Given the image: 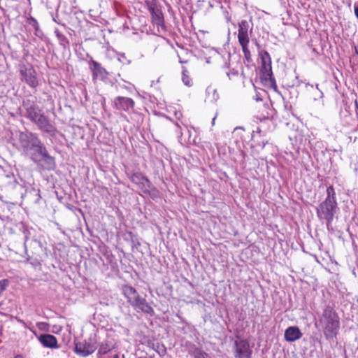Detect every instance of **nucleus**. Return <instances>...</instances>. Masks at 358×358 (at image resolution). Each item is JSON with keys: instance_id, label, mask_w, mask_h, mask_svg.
<instances>
[{"instance_id": "1", "label": "nucleus", "mask_w": 358, "mask_h": 358, "mask_svg": "<svg viewBox=\"0 0 358 358\" xmlns=\"http://www.w3.org/2000/svg\"><path fill=\"white\" fill-rule=\"evenodd\" d=\"M19 141L22 148L25 152L32 151L31 158L34 162H39L41 159L52 160L48 150L38 136L31 132H20Z\"/></svg>"}, {"instance_id": "2", "label": "nucleus", "mask_w": 358, "mask_h": 358, "mask_svg": "<svg viewBox=\"0 0 358 358\" xmlns=\"http://www.w3.org/2000/svg\"><path fill=\"white\" fill-rule=\"evenodd\" d=\"M319 325L327 338L336 336L340 327V320L337 313L332 307L328 306L324 308L319 319Z\"/></svg>"}, {"instance_id": "3", "label": "nucleus", "mask_w": 358, "mask_h": 358, "mask_svg": "<svg viewBox=\"0 0 358 358\" xmlns=\"http://www.w3.org/2000/svg\"><path fill=\"white\" fill-rule=\"evenodd\" d=\"M26 117L37 125L39 129L54 135L57 131L55 127L50 122L49 118L45 115L43 111L36 105L32 104L26 108Z\"/></svg>"}, {"instance_id": "4", "label": "nucleus", "mask_w": 358, "mask_h": 358, "mask_svg": "<svg viewBox=\"0 0 358 358\" xmlns=\"http://www.w3.org/2000/svg\"><path fill=\"white\" fill-rule=\"evenodd\" d=\"M327 196L320 203L317 209V214L319 218L324 219L330 223L334 218L337 208V203L335 197V191L333 186H329L327 189Z\"/></svg>"}, {"instance_id": "5", "label": "nucleus", "mask_w": 358, "mask_h": 358, "mask_svg": "<svg viewBox=\"0 0 358 358\" xmlns=\"http://www.w3.org/2000/svg\"><path fill=\"white\" fill-rule=\"evenodd\" d=\"M238 40L244 54L245 59L248 62L252 60L251 53L248 49L250 38L248 33V23L245 20L241 21L238 24Z\"/></svg>"}, {"instance_id": "6", "label": "nucleus", "mask_w": 358, "mask_h": 358, "mask_svg": "<svg viewBox=\"0 0 358 358\" xmlns=\"http://www.w3.org/2000/svg\"><path fill=\"white\" fill-rule=\"evenodd\" d=\"M261 63L260 71L262 78L265 80H268L271 85L276 88L275 80L274 78H273L271 57L266 51H264L261 53Z\"/></svg>"}, {"instance_id": "7", "label": "nucleus", "mask_w": 358, "mask_h": 358, "mask_svg": "<svg viewBox=\"0 0 358 358\" xmlns=\"http://www.w3.org/2000/svg\"><path fill=\"white\" fill-rule=\"evenodd\" d=\"M19 71L22 77V80L29 87L35 88L38 86V81L36 78V72L31 65L20 64L19 66Z\"/></svg>"}, {"instance_id": "8", "label": "nucleus", "mask_w": 358, "mask_h": 358, "mask_svg": "<svg viewBox=\"0 0 358 358\" xmlns=\"http://www.w3.org/2000/svg\"><path fill=\"white\" fill-rule=\"evenodd\" d=\"M234 348L235 358H252V350L248 341H235Z\"/></svg>"}, {"instance_id": "9", "label": "nucleus", "mask_w": 358, "mask_h": 358, "mask_svg": "<svg viewBox=\"0 0 358 358\" xmlns=\"http://www.w3.org/2000/svg\"><path fill=\"white\" fill-rule=\"evenodd\" d=\"M131 182L136 184L138 187L144 192H149L152 184L150 181L144 176L141 173L136 172L129 177Z\"/></svg>"}, {"instance_id": "10", "label": "nucleus", "mask_w": 358, "mask_h": 358, "mask_svg": "<svg viewBox=\"0 0 358 358\" xmlns=\"http://www.w3.org/2000/svg\"><path fill=\"white\" fill-rule=\"evenodd\" d=\"M96 349L95 343L85 341L76 344L75 352L80 356L86 357L92 354Z\"/></svg>"}, {"instance_id": "11", "label": "nucleus", "mask_w": 358, "mask_h": 358, "mask_svg": "<svg viewBox=\"0 0 358 358\" xmlns=\"http://www.w3.org/2000/svg\"><path fill=\"white\" fill-rule=\"evenodd\" d=\"M34 249V252H31V255H29L28 253V251H27V254L28 255L27 261L29 262V263L35 267L40 266L41 263L43 261L42 247L39 243H35Z\"/></svg>"}, {"instance_id": "12", "label": "nucleus", "mask_w": 358, "mask_h": 358, "mask_svg": "<svg viewBox=\"0 0 358 358\" xmlns=\"http://www.w3.org/2000/svg\"><path fill=\"white\" fill-rule=\"evenodd\" d=\"M114 103L117 110L125 111L133 108L134 106V101L131 99L123 96L117 97L114 101Z\"/></svg>"}, {"instance_id": "13", "label": "nucleus", "mask_w": 358, "mask_h": 358, "mask_svg": "<svg viewBox=\"0 0 358 358\" xmlns=\"http://www.w3.org/2000/svg\"><path fill=\"white\" fill-rule=\"evenodd\" d=\"M122 292L124 296L127 299V301L132 306L140 296L136 289L130 285H124Z\"/></svg>"}, {"instance_id": "14", "label": "nucleus", "mask_w": 358, "mask_h": 358, "mask_svg": "<svg viewBox=\"0 0 358 358\" xmlns=\"http://www.w3.org/2000/svg\"><path fill=\"white\" fill-rule=\"evenodd\" d=\"M133 307L140 309L145 313L152 315L155 313L153 308L147 302L145 298L141 296L137 299V301L133 305Z\"/></svg>"}, {"instance_id": "15", "label": "nucleus", "mask_w": 358, "mask_h": 358, "mask_svg": "<svg viewBox=\"0 0 358 358\" xmlns=\"http://www.w3.org/2000/svg\"><path fill=\"white\" fill-rule=\"evenodd\" d=\"M302 335L297 327H289L285 331V339L288 342H294L301 338Z\"/></svg>"}, {"instance_id": "16", "label": "nucleus", "mask_w": 358, "mask_h": 358, "mask_svg": "<svg viewBox=\"0 0 358 358\" xmlns=\"http://www.w3.org/2000/svg\"><path fill=\"white\" fill-rule=\"evenodd\" d=\"M149 11L152 17V22L157 26H164V17L162 11L154 6H149Z\"/></svg>"}, {"instance_id": "17", "label": "nucleus", "mask_w": 358, "mask_h": 358, "mask_svg": "<svg viewBox=\"0 0 358 358\" xmlns=\"http://www.w3.org/2000/svg\"><path fill=\"white\" fill-rule=\"evenodd\" d=\"M39 341L45 347L50 348H58L57 338L51 334L41 335Z\"/></svg>"}, {"instance_id": "18", "label": "nucleus", "mask_w": 358, "mask_h": 358, "mask_svg": "<svg viewBox=\"0 0 358 358\" xmlns=\"http://www.w3.org/2000/svg\"><path fill=\"white\" fill-rule=\"evenodd\" d=\"M92 72L94 78L102 77L106 73V70L96 61H92Z\"/></svg>"}, {"instance_id": "19", "label": "nucleus", "mask_w": 358, "mask_h": 358, "mask_svg": "<svg viewBox=\"0 0 358 358\" xmlns=\"http://www.w3.org/2000/svg\"><path fill=\"white\" fill-rule=\"evenodd\" d=\"M206 93L209 96L211 101H217L219 99V94L217 92V90L212 86H209L206 89Z\"/></svg>"}, {"instance_id": "20", "label": "nucleus", "mask_w": 358, "mask_h": 358, "mask_svg": "<svg viewBox=\"0 0 358 358\" xmlns=\"http://www.w3.org/2000/svg\"><path fill=\"white\" fill-rule=\"evenodd\" d=\"M17 182L15 180H13L9 176H6L5 180L3 181V184L2 185V187L7 190L9 189L8 186L14 188L16 186Z\"/></svg>"}, {"instance_id": "21", "label": "nucleus", "mask_w": 358, "mask_h": 358, "mask_svg": "<svg viewBox=\"0 0 358 358\" xmlns=\"http://www.w3.org/2000/svg\"><path fill=\"white\" fill-rule=\"evenodd\" d=\"M187 73H188V71H187V69L185 67H183L182 68V82L185 83V85L190 86L191 85V78L188 76Z\"/></svg>"}, {"instance_id": "22", "label": "nucleus", "mask_w": 358, "mask_h": 358, "mask_svg": "<svg viewBox=\"0 0 358 358\" xmlns=\"http://www.w3.org/2000/svg\"><path fill=\"white\" fill-rule=\"evenodd\" d=\"M110 350V348L108 345H107V344H101L99 346L98 352H99V354H101V355H105L107 352H108Z\"/></svg>"}, {"instance_id": "23", "label": "nucleus", "mask_w": 358, "mask_h": 358, "mask_svg": "<svg viewBox=\"0 0 358 358\" xmlns=\"http://www.w3.org/2000/svg\"><path fill=\"white\" fill-rule=\"evenodd\" d=\"M208 355L204 351L196 350L194 351V358H207Z\"/></svg>"}, {"instance_id": "24", "label": "nucleus", "mask_w": 358, "mask_h": 358, "mask_svg": "<svg viewBox=\"0 0 358 358\" xmlns=\"http://www.w3.org/2000/svg\"><path fill=\"white\" fill-rule=\"evenodd\" d=\"M8 285V281L7 280H0V295L6 289V288Z\"/></svg>"}, {"instance_id": "25", "label": "nucleus", "mask_w": 358, "mask_h": 358, "mask_svg": "<svg viewBox=\"0 0 358 358\" xmlns=\"http://www.w3.org/2000/svg\"><path fill=\"white\" fill-rule=\"evenodd\" d=\"M14 358H24V357L20 355H17Z\"/></svg>"}, {"instance_id": "26", "label": "nucleus", "mask_w": 358, "mask_h": 358, "mask_svg": "<svg viewBox=\"0 0 358 358\" xmlns=\"http://www.w3.org/2000/svg\"><path fill=\"white\" fill-rule=\"evenodd\" d=\"M215 118H216V116H215V117H214V118L213 119V121H212L213 124H215Z\"/></svg>"}, {"instance_id": "27", "label": "nucleus", "mask_w": 358, "mask_h": 358, "mask_svg": "<svg viewBox=\"0 0 358 358\" xmlns=\"http://www.w3.org/2000/svg\"><path fill=\"white\" fill-rule=\"evenodd\" d=\"M113 358H119V356L117 355H115Z\"/></svg>"}, {"instance_id": "28", "label": "nucleus", "mask_w": 358, "mask_h": 358, "mask_svg": "<svg viewBox=\"0 0 358 358\" xmlns=\"http://www.w3.org/2000/svg\"><path fill=\"white\" fill-rule=\"evenodd\" d=\"M31 20H33V21H34V22L36 23V20H35L34 18L31 17Z\"/></svg>"}, {"instance_id": "29", "label": "nucleus", "mask_w": 358, "mask_h": 358, "mask_svg": "<svg viewBox=\"0 0 358 358\" xmlns=\"http://www.w3.org/2000/svg\"><path fill=\"white\" fill-rule=\"evenodd\" d=\"M139 358H147V357H139Z\"/></svg>"}]
</instances>
